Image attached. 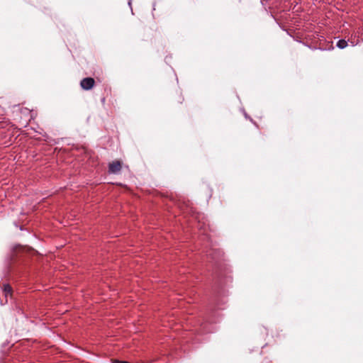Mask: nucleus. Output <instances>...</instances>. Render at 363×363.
<instances>
[{
  "label": "nucleus",
  "instance_id": "3",
  "mask_svg": "<svg viewBox=\"0 0 363 363\" xmlns=\"http://www.w3.org/2000/svg\"><path fill=\"white\" fill-rule=\"evenodd\" d=\"M12 288L9 284H4L3 285V293L6 297L9 296H12Z\"/></svg>",
  "mask_w": 363,
  "mask_h": 363
},
{
  "label": "nucleus",
  "instance_id": "4",
  "mask_svg": "<svg viewBox=\"0 0 363 363\" xmlns=\"http://www.w3.org/2000/svg\"><path fill=\"white\" fill-rule=\"evenodd\" d=\"M337 46L340 49L345 48L347 46V42L343 39L340 40L337 43Z\"/></svg>",
  "mask_w": 363,
  "mask_h": 363
},
{
  "label": "nucleus",
  "instance_id": "1",
  "mask_svg": "<svg viewBox=\"0 0 363 363\" xmlns=\"http://www.w3.org/2000/svg\"><path fill=\"white\" fill-rule=\"evenodd\" d=\"M95 84V80L92 77H86L84 78L81 82L80 86L84 90H90L91 89Z\"/></svg>",
  "mask_w": 363,
  "mask_h": 363
},
{
  "label": "nucleus",
  "instance_id": "2",
  "mask_svg": "<svg viewBox=\"0 0 363 363\" xmlns=\"http://www.w3.org/2000/svg\"><path fill=\"white\" fill-rule=\"evenodd\" d=\"M122 168V162L119 160H115L108 164V172L111 174L118 173Z\"/></svg>",
  "mask_w": 363,
  "mask_h": 363
},
{
  "label": "nucleus",
  "instance_id": "5",
  "mask_svg": "<svg viewBox=\"0 0 363 363\" xmlns=\"http://www.w3.org/2000/svg\"><path fill=\"white\" fill-rule=\"evenodd\" d=\"M20 248H21V250H27L28 251V250H33V249H31L30 247H21Z\"/></svg>",
  "mask_w": 363,
  "mask_h": 363
}]
</instances>
